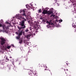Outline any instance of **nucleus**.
Masks as SVG:
<instances>
[{
  "label": "nucleus",
  "instance_id": "obj_1",
  "mask_svg": "<svg viewBox=\"0 0 76 76\" xmlns=\"http://www.w3.org/2000/svg\"><path fill=\"white\" fill-rule=\"evenodd\" d=\"M31 14L30 12H29V19H30V21H29V23H30V26H31L30 27V30L29 31V33H30V34H29V37H30L31 36H33V34H32V27L33 26H34V29H35L36 30H38V27H36L35 26H38V25H39V24H38V22H36V21H34V23H33V22H31L29 23V22H30V21L31 20H32V17H31Z\"/></svg>",
  "mask_w": 76,
  "mask_h": 76
},
{
  "label": "nucleus",
  "instance_id": "obj_2",
  "mask_svg": "<svg viewBox=\"0 0 76 76\" xmlns=\"http://www.w3.org/2000/svg\"><path fill=\"white\" fill-rule=\"evenodd\" d=\"M23 19V20L22 21L21 23H20V25L22 26V28L19 27V26H18V28L19 29V30H20V29H21L22 28H25V26L24 25V22L25 21H26V19H25L24 18H22Z\"/></svg>",
  "mask_w": 76,
  "mask_h": 76
},
{
  "label": "nucleus",
  "instance_id": "obj_3",
  "mask_svg": "<svg viewBox=\"0 0 76 76\" xmlns=\"http://www.w3.org/2000/svg\"><path fill=\"white\" fill-rule=\"evenodd\" d=\"M47 23L49 25L47 26L48 28H51V26L50 25H53L54 24L53 23H52V21L51 20H50L49 22L47 21Z\"/></svg>",
  "mask_w": 76,
  "mask_h": 76
},
{
  "label": "nucleus",
  "instance_id": "obj_4",
  "mask_svg": "<svg viewBox=\"0 0 76 76\" xmlns=\"http://www.w3.org/2000/svg\"><path fill=\"white\" fill-rule=\"evenodd\" d=\"M24 32H25L24 31H21L19 32L18 33V32H16V34H18L19 36H20V35H22V33L24 34Z\"/></svg>",
  "mask_w": 76,
  "mask_h": 76
},
{
  "label": "nucleus",
  "instance_id": "obj_5",
  "mask_svg": "<svg viewBox=\"0 0 76 76\" xmlns=\"http://www.w3.org/2000/svg\"><path fill=\"white\" fill-rule=\"evenodd\" d=\"M1 44L2 45L4 44L5 43V39L3 38H1Z\"/></svg>",
  "mask_w": 76,
  "mask_h": 76
},
{
  "label": "nucleus",
  "instance_id": "obj_6",
  "mask_svg": "<svg viewBox=\"0 0 76 76\" xmlns=\"http://www.w3.org/2000/svg\"><path fill=\"white\" fill-rule=\"evenodd\" d=\"M20 13H21V12H23V14H22V15L23 16H26V14L25 13V10H21L20 11Z\"/></svg>",
  "mask_w": 76,
  "mask_h": 76
},
{
  "label": "nucleus",
  "instance_id": "obj_7",
  "mask_svg": "<svg viewBox=\"0 0 76 76\" xmlns=\"http://www.w3.org/2000/svg\"><path fill=\"white\" fill-rule=\"evenodd\" d=\"M22 18V16L18 14L16 16V18L20 20V18Z\"/></svg>",
  "mask_w": 76,
  "mask_h": 76
},
{
  "label": "nucleus",
  "instance_id": "obj_8",
  "mask_svg": "<svg viewBox=\"0 0 76 76\" xmlns=\"http://www.w3.org/2000/svg\"><path fill=\"white\" fill-rule=\"evenodd\" d=\"M47 11L48 10H44L43 12H42V14L44 15H45V14H47Z\"/></svg>",
  "mask_w": 76,
  "mask_h": 76
},
{
  "label": "nucleus",
  "instance_id": "obj_9",
  "mask_svg": "<svg viewBox=\"0 0 76 76\" xmlns=\"http://www.w3.org/2000/svg\"><path fill=\"white\" fill-rule=\"evenodd\" d=\"M0 27H2L4 29H7V28L5 27V25H3H3L1 24H0Z\"/></svg>",
  "mask_w": 76,
  "mask_h": 76
},
{
  "label": "nucleus",
  "instance_id": "obj_10",
  "mask_svg": "<svg viewBox=\"0 0 76 76\" xmlns=\"http://www.w3.org/2000/svg\"><path fill=\"white\" fill-rule=\"evenodd\" d=\"M47 14H52V13H53V12H52V11L51 10H50L49 11H47Z\"/></svg>",
  "mask_w": 76,
  "mask_h": 76
},
{
  "label": "nucleus",
  "instance_id": "obj_11",
  "mask_svg": "<svg viewBox=\"0 0 76 76\" xmlns=\"http://www.w3.org/2000/svg\"><path fill=\"white\" fill-rule=\"evenodd\" d=\"M3 50H6V45H3Z\"/></svg>",
  "mask_w": 76,
  "mask_h": 76
},
{
  "label": "nucleus",
  "instance_id": "obj_12",
  "mask_svg": "<svg viewBox=\"0 0 76 76\" xmlns=\"http://www.w3.org/2000/svg\"><path fill=\"white\" fill-rule=\"evenodd\" d=\"M56 22H59V23H60L61 22H63V20L61 19V20H59L58 21V20H56Z\"/></svg>",
  "mask_w": 76,
  "mask_h": 76
},
{
  "label": "nucleus",
  "instance_id": "obj_13",
  "mask_svg": "<svg viewBox=\"0 0 76 76\" xmlns=\"http://www.w3.org/2000/svg\"><path fill=\"white\" fill-rule=\"evenodd\" d=\"M30 73H29V74H30V75H31V76H34L32 75V71H31V70H30Z\"/></svg>",
  "mask_w": 76,
  "mask_h": 76
},
{
  "label": "nucleus",
  "instance_id": "obj_14",
  "mask_svg": "<svg viewBox=\"0 0 76 76\" xmlns=\"http://www.w3.org/2000/svg\"><path fill=\"white\" fill-rule=\"evenodd\" d=\"M7 48L8 49H10V48H11V46H7Z\"/></svg>",
  "mask_w": 76,
  "mask_h": 76
},
{
  "label": "nucleus",
  "instance_id": "obj_15",
  "mask_svg": "<svg viewBox=\"0 0 76 76\" xmlns=\"http://www.w3.org/2000/svg\"><path fill=\"white\" fill-rule=\"evenodd\" d=\"M32 5L31 4H30V5L29 6V8H31V7H32Z\"/></svg>",
  "mask_w": 76,
  "mask_h": 76
},
{
  "label": "nucleus",
  "instance_id": "obj_16",
  "mask_svg": "<svg viewBox=\"0 0 76 76\" xmlns=\"http://www.w3.org/2000/svg\"><path fill=\"white\" fill-rule=\"evenodd\" d=\"M1 23H4L3 21L2 20H1Z\"/></svg>",
  "mask_w": 76,
  "mask_h": 76
},
{
  "label": "nucleus",
  "instance_id": "obj_17",
  "mask_svg": "<svg viewBox=\"0 0 76 76\" xmlns=\"http://www.w3.org/2000/svg\"><path fill=\"white\" fill-rule=\"evenodd\" d=\"M39 13H41V9H40L39 10Z\"/></svg>",
  "mask_w": 76,
  "mask_h": 76
},
{
  "label": "nucleus",
  "instance_id": "obj_18",
  "mask_svg": "<svg viewBox=\"0 0 76 76\" xmlns=\"http://www.w3.org/2000/svg\"><path fill=\"white\" fill-rule=\"evenodd\" d=\"M22 40H21L20 41H19V43L20 44L22 43Z\"/></svg>",
  "mask_w": 76,
  "mask_h": 76
},
{
  "label": "nucleus",
  "instance_id": "obj_19",
  "mask_svg": "<svg viewBox=\"0 0 76 76\" xmlns=\"http://www.w3.org/2000/svg\"><path fill=\"white\" fill-rule=\"evenodd\" d=\"M56 27H59L60 25H57L56 24Z\"/></svg>",
  "mask_w": 76,
  "mask_h": 76
},
{
  "label": "nucleus",
  "instance_id": "obj_20",
  "mask_svg": "<svg viewBox=\"0 0 76 76\" xmlns=\"http://www.w3.org/2000/svg\"><path fill=\"white\" fill-rule=\"evenodd\" d=\"M20 38V37H16V38H17V39H19Z\"/></svg>",
  "mask_w": 76,
  "mask_h": 76
},
{
  "label": "nucleus",
  "instance_id": "obj_21",
  "mask_svg": "<svg viewBox=\"0 0 76 76\" xmlns=\"http://www.w3.org/2000/svg\"><path fill=\"white\" fill-rule=\"evenodd\" d=\"M28 31H29V30L28 29H26V32H28Z\"/></svg>",
  "mask_w": 76,
  "mask_h": 76
},
{
  "label": "nucleus",
  "instance_id": "obj_22",
  "mask_svg": "<svg viewBox=\"0 0 76 76\" xmlns=\"http://www.w3.org/2000/svg\"><path fill=\"white\" fill-rule=\"evenodd\" d=\"M26 38H28L29 37V36L28 35H27V36H26Z\"/></svg>",
  "mask_w": 76,
  "mask_h": 76
},
{
  "label": "nucleus",
  "instance_id": "obj_23",
  "mask_svg": "<svg viewBox=\"0 0 76 76\" xmlns=\"http://www.w3.org/2000/svg\"><path fill=\"white\" fill-rule=\"evenodd\" d=\"M72 27H73L74 28H76V26H75V25L74 26L73 25Z\"/></svg>",
  "mask_w": 76,
  "mask_h": 76
},
{
  "label": "nucleus",
  "instance_id": "obj_24",
  "mask_svg": "<svg viewBox=\"0 0 76 76\" xmlns=\"http://www.w3.org/2000/svg\"><path fill=\"white\" fill-rule=\"evenodd\" d=\"M43 22H45V20H44V19H43Z\"/></svg>",
  "mask_w": 76,
  "mask_h": 76
},
{
  "label": "nucleus",
  "instance_id": "obj_25",
  "mask_svg": "<svg viewBox=\"0 0 76 76\" xmlns=\"http://www.w3.org/2000/svg\"><path fill=\"white\" fill-rule=\"evenodd\" d=\"M37 32H38V31H37V30H36L35 31L36 33H37Z\"/></svg>",
  "mask_w": 76,
  "mask_h": 76
},
{
  "label": "nucleus",
  "instance_id": "obj_26",
  "mask_svg": "<svg viewBox=\"0 0 76 76\" xmlns=\"http://www.w3.org/2000/svg\"><path fill=\"white\" fill-rule=\"evenodd\" d=\"M40 18L41 19H43V18H42V17Z\"/></svg>",
  "mask_w": 76,
  "mask_h": 76
},
{
  "label": "nucleus",
  "instance_id": "obj_27",
  "mask_svg": "<svg viewBox=\"0 0 76 76\" xmlns=\"http://www.w3.org/2000/svg\"><path fill=\"white\" fill-rule=\"evenodd\" d=\"M6 23L7 24V23H9V22H6Z\"/></svg>",
  "mask_w": 76,
  "mask_h": 76
},
{
  "label": "nucleus",
  "instance_id": "obj_28",
  "mask_svg": "<svg viewBox=\"0 0 76 76\" xmlns=\"http://www.w3.org/2000/svg\"><path fill=\"white\" fill-rule=\"evenodd\" d=\"M33 34L34 35H35V33H34Z\"/></svg>",
  "mask_w": 76,
  "mask_h": 76
},
{
  "label": "nucleus",
  "instance_id": "obj_29",
  "mask_svg": "<svg viewBox=\"0 0 76 76\" xmlns=\"http://www.w3.org/2000/svg\"><path fill=\"white\" fill-rule=\"evenodd\" d=\"M66 64L67 65H68V64H69V63H66Z\"/></svg>",
  "mask_w": 76,
  "mask_h": 76
},
{
  "label": "nucleus",
  "instance_id": "obj_30",
  "mask_svg": "<svg viewBox=\"0 0 76 76\" xmlns=\"http://www.w3.org/2000/svg\"><path fill=\"white\" fill-rule=\"evenodd\" d=\"M55 1H56H56H57V0H56Z\"/></svg>",
  "mask_w": 76,
  "mask_h": 76
},
{
  "label": "nucleus",
  "instance_id": "obj_31",
  "mask_svg": "<svg viewBox=\"0 0 76 76\" xmlns=\"http://www.w3.org/2000/svg\"><path fill=\"white\" fill-rule=\"evenodd\" d=\"M28 5H26V7L27 8V6H28Z\"/></svg>",
  "mask_w": 76,
  "mask_h": 76
},
{
  "label": "nucleus",
  "instance_id": "obj_32",
  "mask_svg": "<svg viewBox=\"0 0 76 76\" xmlns=\"http://www.w3.org/2000/svg\"><path fill=\"white\" fill-rule=\"evenodd\" d=\"M53 16V14H52V15H51V16Z\"/></svg>",
  "mask_w": 76,
  "mask_h": 76
},
{
  "label": "nucleus",
  "instance_id": "obj_33",
  "mask_svg": "<svg viewBox=\"0 0 76 76\" xmlns=\"http://www.w3.org/2000/svg\"><path fill=\"white\" fill-rule=\"evenodd\" d=\"M36 75H37V76H38V74H36Z\"/></svg>",
  "mask_w": 76,
  "mask_h": 76
},
{
  "label": "nucleus",
  "instance_id": "obj_34",
  "mask_svg": "<svg viewBox=\"0 0 76 76\" xmlns=\"http://www.w3.org/2000/svg\"><path fill=\"white\" fill-rule=\"evenodd\" d=\"M12 45L13 46V47H14V46L13 45Z\"/></svg>",
  "mask_w": 76,
  "mask_h": 76
},
{
  "label": "nucleus",
  "instance_id": "obj_35",
  "mask_svg": "<svg viewBox=\"0 0 76 76\" xmlns=\"http://www.w3.org/2000/svg\"><path fill=\"white\" fill-rule=\"evenodd\" d=\"M10 58H12V57H10Z\"/></svg>",
  "mask_w": 76,
  "mask_h": 76
},
{
  "label": "nucleus",
  "instance_id": "obj_36",
  "mask_svg": "<svg viewBox=\"0 0 76 76\" xmlns=\"http://www.w3.org/2000/svg\"><path fill=\"white\" fill-rule=\"evenodd\" d=\"M66 70L67 71H68V69H66Z\"/></svg>",
  "mask_w": 76,
  "mask_h": 76
},
{
  "label": "nucleus",
  "instance_id": "obj_37",
  "mask_svg": "<svg viewBox=\"0 0 76 76\" xmlns=\"http://www.w3.org/2000/svg\"><path fill=\"white\" fill-rule=\"evenodd\" d=\"M47 70V69H45V70Z\"/></svg>",
  "mask_w": 76,
  "mask_h": 76
},
{
  "label": "nucleus",
  "instance_id": "obj_38",
  "mask_svg": "<svg viewBox=\"0 0 76 76\" xmlns=\"http://www.w3.org/2000/svg\"><path fill=\"white\" fill-rule=\"evenodd\" d=\"M46 68H47V66H46Z\"/></svg>",
  "mask_w": 76,
  "mask_h": 76
},
{
  "label": "nucleus",
  "instance_id": "obj_39",
  "mask_svg": "<svg viewBox=\"0 0 76 76\" xmlns=\"http://www.w3.org/2000/svg\"><path fill=\"white\" fill-rule=\"evenodd\" d=\"M40 67H42L40 65Z\"/></svg>",
  "mask_w": 76,
  "mask_h": 76
},
{
  "label": "nucleus",
  "instance_id": "obj_40",
  "mask_svg": "<svg viewBox=\"0 0 76 76\" xmlns=\"http://www.w3.org/2000/svg\"><path fill=\"white\" fill-rule=\"evenodd\" d=\"M39 67H40V65L39 66Z\"/></svg>",
  "mask_w": 76,
  "mask_h": 76
},
{
  "label": "nucleus",
  "instance_id": "obj_41",
  "mask_svg": "<svg viewBox=\"0 0 76 76\" xmlns=\"http://www.w3.org/2000/svg\"><path fill=\"white\" fill-rule=\"evenodd\" d=\"M28 22H29V21H28Z\"/></svg>",
  "mask_w": 76,
  "mask_h": 76
},
{
  "label": "nucleus",
  "instance_id": "obj_42",
  "mask_svg": "<svg viewBox=\"0 0 76 76\" xmlns=\"http://www.w3.org/2000/svg\"><path fill=\"white\" fill-rule=\"evenodd\" d=\"M8 60H9V59H8Z\"/></svg>",
  "mask_w": 76,
  "mask_h": 76
},
{
  "label": "nucleus",
  "instance_id": "obj_43",
  "mask_svg": "<svg viewBox=\"0 0 76 76\" xmlns=\"http://www.w3.org/2000/svg\"><path fill=\"white\" fill-rule=\"evenodd\" d=\"M30 44H31V42H30Z\"/></svg>",
  "mask_w": 76,
  "mask_h": 76
},
{
  "label": "nucleus",
  "instance_id": "obj_44",
  "mask_svg": "<svg viewBox=\"0 0 76 76\" xmlns=\"http://www.w3.org/2000/svg\"><path fill=\"white\" fill-rule=\"evenodd\" d=\"M65 71H66V70H65Z\"/></svg>",
  "mask_w": 76,
  "mask_h": 76
},
{
  "label": "nucleus",
  "instance_id": "obj_45",
  "mask_svg": "<svg viewBox=\"0 0 76 76\" xmlns=\"http://www.w3.org/2000/svg\"><path fill=\"white\" fill-rule=\"evenodd\" d=\"M30 76H31V75H30Z\"/></svg>",
  "mask_w": 76,
  "mask_h": 76
}]
</instances>
